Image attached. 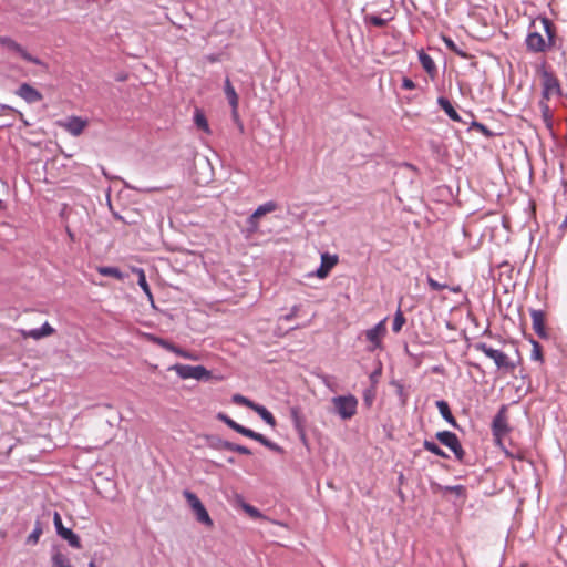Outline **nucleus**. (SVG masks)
Instances as JSON below:
<instances>
[{
    "mask_svg": "<svg viewBox=\"0 0 567 567\" xmlns=\"http://www.w3.org/2000/svg\"><path fill=\"white\" fill-rule=\"evenodd\" d=\"M525 43L528 51L534 53H543L560 47V40L556 35V28L547 18L533 21Z\"/></svg>",
    "mask_w": 567,
    "mask_h": 567,
    "instance_id": "1",
    "label": "nucleus"
},
{
    "mask_svg": "<svg viewBox=\"0 0 567 567\" xmlns=\"http://www.w3.org/2000/svg\"><path fill=\"white\" fill-rule=\"evenodd\" d=\"M386 318L378 322L374 327L362 331L359 334V340H364L367 342V351L374 352L377 350L383 349V340L386 336Z\"/></svg>",
    "mask_w": 567,
    "mask_h": 567,
    "instance_id": "2",
    "label": "nucleus"
},
{
    "mask_svg": "<svg viewBox=\"0 0 567 567\" xmlns=\"http://www.w3.org/2000/svg\"><path fill=\"white\" fill-rule=\"evenodd\" d=\"M333 412L343 421L351 420L358 411V399L352 395H338L331 399Z\"/></svg>",
    "mask_w": 567,
    "mask_h": 567,
    "instance_id": "3",
    "label": "nucleus"
},
{
    "mask_svg": "<svg viewBox=\"0 0 567 567\" xmlns=\"http://www.w3.org/2000/svg\"><path fill=\"white\" fill-rule=\"evenodd\" d=\"M474 348L477 351L483 352L487 358L492 359L498 369H504L508 372H513L515 370V364L509 360L507 354H505L504 352L495 350L484 342L475 343Z\"/></svg>",
    "mask_w": 567,
    "mask_h": 567,
    "instance_id": "4",
    "label": "nucleus"
},
{
    "mask_svg": "<svg viewBox=\"0 0 567 567\" xmlns=\"http://www.w3.org/2000/svg\"><path fill=\"white\" fill-rule=\"evenodd\" d=\"M171 369L183 380L195 379L198 381H207L212 379V372L203 365L175 364Z\"/></svg>",
    "mask_w": 567,
    "mask_h": 567,
    "instance_id": "5",
    "label": "nucleus"
},
{
    "mask_svg": "<svg viewBox=\"0 0 567 567\" xmlns=\"http://www.w3.org/2000/svg\"><path fill=\"white\" fill-rule=\"evenodd\" d=\"M0 45H2L4 49H7L10 52L17 53L20 55L23 60L40 65L48 69V64L43 62L41 59L33 56L30 54L21 44H19L17 41L9 37L0 35Z\"/></svg>",
    "mask_w": 567,
    "mask_h": 567,
    "instance_id": "6",
    "label": "nucleus"
},
{
    "mask_svg": "<svg viewBox=\"0 0 567 567\" xmlns=\"http://www.w3.org/2000/svg\"><path fill=\"white\" fill-rule=\"evenodd\" d=\"M183 495L195 514L196 519L206 526H213V520L200 499L189 491H184Z\"/></svg>",
    "mask_w": 567,
    "mask_h": 567,
    "instance_id": "7",
    "label": "nucleus"
},
{
    "mask_svg": "<svg viewBox=\"0 0 567 567\" xmlns=\"http://www.w3.org/2000/svg\"><path fill=\"white\" fill-rule=\"evenodd\" d=\"M542 84H543V94L544 97L549 100L553 96L560 95V86L557 78L547 69H543L542 71Z\"/></svg>",
    "mask_w": 567,
    "mask_h": 567,
    "instance_id": "8",
    "label": "nucleus"
},
{
    "mask_svg": "<svg viewBox=\"0 0 567 567\" xmlns=\"http://www.w3.org/2000/svg\"><path fill=\"white\" fill-rule=\"evenodd\" d=\"M435 436L441 444L445 445L454 453L457 460L461 461L463 458L464 451L455 433L442 431L437 432Z\"/></svg>",
    "mask_w": 567,
    "mask_h": 567,
    "instance_id": "9",
    "label": "nucleus"
},
{
    "mask_svg": "<svg viewBox=\"0 0 567 567\" xmlns=\"http://www.w3.org/2000/svg\"><path fill=\"white\" fill-rule=\"evenodd\" d=\"M53 523L56 529V533L60 537L68 540L69 545L74 548H81V540L80 537L74 534L71 529L63 526L62 517L61 515L55 512L53 515Z\"/></svg>",
    "mask_w": 567,
    "mask_h": 567,
    "instance_id": "10",
    "label": "nucleus"
},
{
    "mask_svg": "<svg viewBox=\"0 0 567 567\" xmlns=\"http://www.w3.org/2000/svg\"><path fill=\"white\" fill-rule=\"evenodd\" d=\"M16 94L29 104L38 103L43 99V95L28 83H22Z\"/></svg>",
    "mask_w": 567,
    "mask_h": 567,
    "instance_id": "11",
    "label": "nucleus"
},
{
    "mask_svg": "<svg viewBox=\"0 0 567 567\" xmlns=\"http://www.w3.org/2000/svg\"><path fill=\"white\" fill-rule=\"evenodd\" d=\"M87 121L82 117L71 116L66 118L61 126L73 136H79L87 126Z\"/></svg>",
    "mask_w": 567,
    "mask_h": 567,
    "instance_id": "12",
    "label": "nucleus"
},
{
    "mask_svg": "<svg viewBox=\"0 0 567 567\" xmlns=\"http://www.w3.org/2000/svg\"><path fill=\"white\" fill-rule=\"evenodd\" d=\"M338 264L337 255H329L324 252L321 255V265L316 271V276L320 279H324L328 277L331 269Z\"/></svg>",
    "mask_w": 567,
    "mask_h": 567,
    "instance_id": "13",
    "label": "nucleus"
},
{
    "mask_svg": "<svg viewBox=\"0 0 567 567\" xmlns=\"http://www.w3.org/2000/svg\"><path fill=\"white\" fill-rule=\"evenodd\" d=\"M533 329L539 338L547 337L545 324V313L540 310H533L530 312Z\"/></svg>",
    "mask_w": 567,
    "mask_h": 567,
    "instance_id": "14",
    "label": "nucleus"
},
{
    "mask_svg": "<svg viewBox=\"0 0 567 567\" xmlns=\"http://www.w3.org/2000/svg\"><path fill=\"white\" fill-rule=\"evenodd\" d=\"M224 91H225V95L228 100V103L231 106L233 117L236 120L238 117L239 99H238V95L228 78L225 80Z\"/></svg>",
    "mask_w": 567,
    "mask_h": 567,
    "instance_id": "15",
    "label": "nucleus"
},
{
    "mask_svg": "<svg viewBox=\"0 0 567 567\" xmlns=\"http://www.w3.org/2000/svg\"><path fill=\"white\" fill-rule=\"evenodd\" d=\"M419 60L424 71L430 75V78L434 79L437 70L433 59L423 50H421L419 52Z\"/></svg>",
    "mask_w": 567,
    "mask_h": 567,
    "instance_id": "16",
    "label": "nucleus"
},
{
    "mask_svg": "<svg viewBox=\"0 0 567 567\" xmlns=\"http://www.w3.org/2000/svg\"><path fill=\"white\" fill-rule=\"evenodd\" d=\"M194 123H195L196 127L199 131H202L203 133H205L207 135H209L212 133L205 113L198 107H196L195 112H194Z\"/></svg>",
    "mask_w": 567,
    "mask_h": 567,
    "instance_id": "17",
    "label": "nucleus"
},
{
    "mask_svg": "<svg viewBox=\"0 0 567 567\" xmlns=\"http://www.w3.org/2000/svg\"><path fill=\"white\" fill-rule=\"evenodd\" d=\"M437 103L451 120L455 122H461L458 113L455 111V109L447 99L441 96L439 97Z\"/></svg>",
    "mask_w": 567,
    "mask_h": 567,
    "instance_id": "18",
    "label": "nucleus"
},
{
    "mask_svg": "<svg viewBox=\"0 0 567 567\" xmlns=\"http://www.w3.org/2000/svg\"><path fill=\"white\" fill-rule=\"evenodd\" d=\"M133 272L137 275V284L142 288V290L145 292L147 298L153 301V295L151 292V288L146 281V276L143 269L141 268H134Z\"/></svg>",
    "mask_w": 567,
    "mask_h": 567,
    "instance_id": "19",
    "label": "nucleus"
},
{
    "mask_svg": "<svg viewBox=\"0 0 567 567\" xmlns=\"http://www.w3.org/2000/svg\"><path fill=\"white\" fill-rule=\"evenodd\" d=\"M147 339L153 342L154 344H157L161 348L172 352V353H176V350L178 348V346L174 344L173 342L166 340V339H163V338H159V337H156V336H153V334H150L147 336Z\"/></svg>",
    "mask_w": 567,
    "mask_h": 567,
    "instance_id": "20",
    "label": "nucleus"
},
{
    "mask_svg": "<svg viewBox=\"0 0 567 567\" xmlns=\"http://www.w3.org/2000/svg\"><path fill=\"white\" fill-rule=\"evenodd\" d=\"M252 411H255L268 425L271 427L276 426V419L265 406L256 403Z\"/></svg>",
    "mask_w": 567,
    "mask_h": 567,
    "instance_id": "21",
    "label": "nucleus"
},
{
    "mask_svg": "<svg viewBox=\"0 0 567 567\" xmlns=\"http://www.w3.org/2000/svg\"><path fill=\"white\" fill-rule=\"evenodd\" d=\"M436 408L439 409L443 419H445L449 423L455 425V419L451 412L449 403L446 401L440 400L436 402Z\"/></svg>",
    "mask_w": 567,
    "mask_h": 567,
    "instance_id": "22",
    "label": "nucleus"
},
{
    "mask_svg": "<svg viewBox=\"0 0 567 567\" xmlns=\"http://www.w3.org/2000/svg\"><path fill=\"white\" fill-rule=\"evenodd\" d=\"M507 431L506 420L502 415H497L493 420V433L495 436L501 437Z\"/></svg>",
    "mask_w": 567,
    "mask_h": 567,
    "instance_id": "23",
    "label": "nucleus"
},
{
    "mask_svg": "<svg viewBox=\"0 0 567 567\" xmlns=\"http://www.w3.org/2000/svg\"><path fill=\"white\" fill-rule=\"evenodd\" d=\"M277 207L278 206L275 202H267L260 205L252 214L255 215V218L260 219L265 215L275 212Z\"/></svg>",
    "mask_w": 567,
    "mask_h": 567,
    "instance_id": "24",
    "label": "nucleus"
},
{
    "mask_svg": "<svg viewBox=\"0 0 567 567\" xmlns=\"http://www.w3.org/2000/svg\"><path fill=\"white\" fill-rule=\"evenodd\" d=\"M97 271L102 276L113 277V278L118 279V280H123L124 279L123 274L116 267L101 266V267L97 268Z\"/></svg>",
    "mask_w": 567,
    "mask_h": 567,
    "instance_id": "25",
    "label": "nucleus"
},
{
    "mask_svg": "<svg viewBox=\"0 0 567 567\" xmlns=\"http://www.w3.org/2000/svg\"><path fill=\"white\" fill-rule=\"evenodd\" d=\"M52 566L53 567H72L70 558L61 551H56L52 556Z\"/></svg>",
    "mask_w": 567,
    "mask_h": 567,
    "instance_id": "26",
    "label": "nucleus"
},
{
    "mask_svg": "<svg viewBox=\"0 0 567 567\" xmlns=\"http://www.w3.org/2000/svg\"><path fill=\"white\" fill-rule=\"evenodd\" d=\"M405 317L403 312L399 309L394 316L392 330L394 333H399L402 330V327L405 324Z\"/></svg>",
    "mask_w": 567,
    "mask_h": 567,
    "instance_id": "27",
    "label": "nucleus"
},
{
    "mask_svg": "<svg viewBox=\"0 0 567 567\" xmlns=\"http://www.w3.org/2000/svg\"><path fill=\"white\" fill-rule=\"evenodd\" d=\"M423 446L426 451L435 454L436 456L447 457L446 453L437 444H435L432 441H427V440L424 441Z\"/></svg>",
    "mask_w": 567,
    "mask_h": 567,
    "instance_id": "28",
    "label": "nucleus"
},
{
    "mask_svg": "<svg viewBox=\"0 0 567 567\" xmlns=\"http://www.w3.org/2000/svg\"><path fill=\"white\" fill-rule=\"evenodd\" d=\"M231 400L235 404L243 405V406L249 408L251 410L256 405L255 402H252L251 400H249L248 398H246L241 394H234Z\"/></svg>",
    "mask_w": 567,
    "mask_h": 567,
    "instance_id": "29",
    "label": "nucleus"
},
{
    "mask_svg": "<svg viewBox=\"0 0 567 567\" xmlns=\"http://www.w3.org/2000/svg\"><path fill=\"white\" fill-rule=\"evenodd\" d=\"M175 354L183 359L192 360V361H198L200 359V355L197 352L187 351V350L182 349L181 347L177 348Z\"/></svg>",
    "mask_w": 567,
    "mask_h": 567,
    "instance_id": "30",
    "label": "nucleus"
},
{
    "mask_svg": "<svg viewBox=\"0 0 567 567\" xmlns=\"http://www.w3.org/2000/svg\"><path fill=\"white\" fill-rule=\"evenodd\" d=\"M254 440L261 443L262 445H265L266 447H268L272 451H280V447L276 443L269 441L267 437H265L260 433H257Z\"/></svg>",
    "mask_w": 567,
    "mask_h": 567,
    "instance_id": "31",
    "label": "nucleus"
},
{
    "mask_svg": "<svg viewBox=\"0 0 567 567\" xmlns=\"http://www.w3.org/2000/svg\"><path fill=\"white\" fill-rule=\"evenodd\" d=\"M42 535V527L41 525L38 523L35 525V528L34 530L28 536L27 538V544L29 545H35L38 544L39 539H40V536Z\"/></svg>",
    "mask_w": 567,
    "mask_h": 567,
    "instance_id": "32",
    "label": "nucleus"
},
{
    "mask_svg": "<svg viewBox=\"0 0 567 567\" xmlns=\"http://www.w3.org/2000/svg\"><path fill=\"white\" fill-rule=\"evenodd\" d=\"M365 22L371 23L378 28H383L384 25H386L388 20L379 16L371 14L365 17Z\"/></svg>",
    "mask_w": 567,
    "mask_h": 567,
    "instance_id": "33",
    "label": "nucleus"
},
{
    "mask_svg": "<svg viewBox=\"0 0 567 567\" xmlns=\"http://www.w3.org/2000/svg\"><path fill=\"white\" fill-rule=\"evenodd\" d=\"M444 493L455 494L456 496H465V487L463 485L445 486L443 487Z\"/></svg>",
    "mask_w": 567,
    "mask_h": 567,
    "instance_id": "34",
    "label": "nucleus"
},
{
    "mask_svg": "<svg viewBox=\"0 0 567 567\" xmlns=\"http://www.w3.org/2000/svg\"><path fill=\"white\" fill-rule=\"evenodd\" d=\"M21 334L23 336V338H32V339H35V340H39V339L43 338L40 328L39 329H32V330H29V331L21 330Z\"/></svg>",
    "mask_w": 567,
    "mask_h": 567,
    "instance_id": "35",
    "label": "nucleus"
},
{
    "mask_svg": "<svg viewBox=\"0 0 567 567\" xmlns=\"http://www.w3.org/2000/svg\"><path fill=\"white\" fill-rule=\"evenodd\" d=\"M228 449L233 452H236V453L243 454V455L251 454V451L248 447H246L244 445H239V444H229Z\"/></svg>",
    "mask_w": 567,
    "mask_h": 567,
    "instance_id": "36",
    "label": "nucleus"
},
{
    "mask_svg": "<svg viewBox=\"0 0 567 567\" xmlns=\"http://www.w3.org/2000/svg\"><path fill=\"white\" fill-rule=\"evenodd\" d=\"M243 508L252 518H260V517H262V515L259 512V509H257L256 507H254V506H251L249 504H244Z\"/></svg>",
    "mask_w": 567,
    "mask_h": 567,
    "instance_id": "37",
    "label": "nucleus"
},
{
    "mask_svg": "<svg viewBox=\"0 0 567 567\" xmlns=\"http://www.w3.org/2000/svg\"><path fill=\"white\" fill-rule=\"evenodd\" d=\"M427 284L430 288L434 291H441L447 288L445 284H440L439 281L434 280L432 277H427Z\"/></svg>",
    "mask_w": 567,
    "mask_h": 567,
    "instance_id": "38",
    "label": "nucleus"
},
{
    "mask_svg": "<svg viewBox=\"0 0 567 567\" xmlns=\"http://www.w3.org/2000/svg\"><path fill=\"white\" fill-rule=\"evenodd\" d=\"M532 358L537 361L543 360L542 347L538 342H533Z\"/></svg>",
    "mask_w": 567,
    "mask_h": 567,
    "instance_id": "39",
    "label": "nucleus"
},
{
    "mask_svg": "<svg viewBox=\"0 0 567 567\" xmlns=\"http://www.w3.org/2000/svg\"><path fill=\"white\" fill-rule=\"evenodd\" d=\"M247 224H248V230L250 233H256L259 227V219L255 218V215L251 214L250 217L247 219Z\"/></svg>",
    "mask_w": 567,
    "mask_h": 567,
    "instance_id": "40",
    "label": "nucleus"
},
{
    "mask_svg": "<svg viewBox=\"0 0 567 567\" xmlns=\"http://www.w3.org/2000/svg\"><path fill=\"white\" fill-rule=\"evenodd\" d=\"M218 419L220 421H223L225 424H227L230 429H233L234 431H237V429L239 427L240 424H238L237 422H235L234 420H231L230 417H228L227 415L225 414H219L218 415Z\"/></svg>",
    "mask_w": 567,
    "mask_h": 567,
    "instance_id": "41",
    "label": "nucleus"
},
{
    "mask_svg": "<svg viewBox=\"0 0 567 567\" xmlns=\"http://www.w3.org/2000/svg\"><path fill=\"white\" fill-rule=\"evenodd\" d=\"M299 310H300V307H299V306H293V307L291 308L290 312H289V313H287V315H285V316H281V317L279 318V320L290 321V320H292L293 318H296V317H297V315H298Z\"/></svg>",
    "mask_w": 567,
    "mask_h": 567,
    "instance_id": "42",
    "label": "nucleus"
},
{
    "mask_svg": "<svg viewBox=\"0 0 567 567\" xmlns=\"http://www.w3.org/2000/svg\"><path fill=\"white\" fill-rule=\"evenodd\" d=\"M236 432H237V433H239V434H241V435H244V436H247V437H249V439H252V440L255 439V436H256V434H257V432H255V431H252V430H250V429H248V427H245V426H243V425H239V427L237 429V431H236Z\"/></svg>",
    "mask_w": 567,
    "mask_h": 567,
    "instance_id": "43",
    "label": "nucleus"
},
{
    "mask_svg": "<svg viewBox=\"0 0 567 567\" xmlns=\"http://www.w3.org/2000/svg\"><path fill=\"white\" fill-rule=\"evenodd\" d=\"M40 330H41V333H42L43 338L53 334L54 331H55L48 322H45L40 328Z\"/></svg>",
    "mask_w": 567,
    "mask_h": 567,
    "instance_id": "44",
    "label": "nucleus"
},
{
    "mask_svg": "<svg viewBox=\"0 0 567 567\" xmlns=\"http://www.w3.org/2000/svg\"><path fill=\"white\" fill-rule=\"evenodd\" d=\"M402 89H404V90H413V89H415V83L410 78H403V80H402Z\"/></svg>",
    "mask_w": 567,
    "mask_h": 567,
    "instance_id": "45",
    "label": "nucleus"
},
{
    "mask_svg": "<svg viewBox=\"0 0 567 567\" xmlns=\"http://www.w3.org/2000/svg\"><path fill=\"white\" fill-rule=\"evenodd\" d=\"M323 383L327 388H329L331 391L336 392L337 389H336V385H334V382H333V378L331 377H323Z\"/></svg>",
    "mask_w": 567,
    "mask_h": 567,
    "instance_id": "46",
    "label": "nucleus"
},
{
    "mask_svg": "<svg viewBox=\"0 0 567 567\" xmlns=\"http://www.w3.org/2000/svg\"><path fill=\"white\" fill-rule=\"evenodd\" d=\"M473 127L476 128L477 131L482 132L483 134L489 136L491 133L481 123H477V122H474L473 123Z\"/></svg>",
    "mask_w": 567,
    "mask_h": 567,
    "instance_id": "47",
    "label": "nucleus"
},
{
    "mask_svg": "<svg viewBox=\"0 0 567 567\" xmlns=\"http://www.w3.org/2000/svg\"><path fill=\"white\" fill-rule=\"evenodd\" d=\"M560 228L563 230H566L567 229V218L563 221V224L560 225Z\"/></svg>",
    "mask_w": 567,
    "mask_h": 567,
    "instance_id": "48",
    "label": "nucleus"
},
{
    "mask_svg": "<svg viewBox=\"0 0 567 567\" xmlns=\"http://www.w3.org/2000/svg\"><path fill=\"white\" fill-rule=\"evenodd\" d=\"M451 291H453V292L457 293V292H460V291H461V288H460V286H457V287H453V288H451Z\"/></svg>",
    "mask_w": 567,
    "mask_h": 567,
    "instance_id": "49",
    "label": "nucleus"
},
{
    "mask_svg": "<svg viewBox=\"0 0 567 567\" xmlns=\"http://www.w3.org/2000/svg\"><path fill=\"white\" fill-rule=\"evenodd\" d=\"M381 373V369H379L378 371H375L371 378L374 379V378H378V375Z\"/></svg>",
    "mask_w": 567,
    "mask_h": 567,
    "instance_id": "50",
    "label": "nucleus"
},
{
    "mask_svg": "<svg viewBox=\"0 0 567 567\" xmlns=\"http://www.w3.org/2000/svg\"><path fill=\"white\" fill-rule=\"evenodd\" d=\"M90 567H95L93 561L90 563Z\"/></svg>",
    "mask_w": 567,
    "mask_h": 567,
    "instance_id": "51",
    "label": "nucleus"
}]
</instances>
